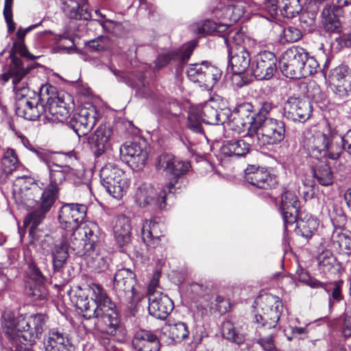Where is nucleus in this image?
<instances>
[{
  "label": "nucleus",
  "mask_w": 351,
  "mask_h": 351,
  "mask_svg": "<svg viewBox=\"0 0 351 351\" xmlns=\"http://www.w3.org/2000/svg\"><path fill=\"white\" fill-rule=\"evenodd\" d=\"M229 63L235 75L243 73L250 66V56L244 46H234L228 51Z\"/></svg>",
  "instance_id": "a878e982"
},
{
  "label": "nucleus",
  "mask_w": 351,
  "mask_h": 351,
  "mask_svg": "<svg viewBox=\"0 0 351 351\" xmlns=\"http://www.w3.org/2000/svg\"><path fill=\"white\" fill-rule=\"evenodd\" d=\"M250 144L245 140L232 139L223 142L220 148V153L224 157L240 158L245 156L250 152Z\"/></svg>",
  "instance_id": "cd10ccee"
},
{
  "label": "nucleus",
  "mask_w": 351,
  "mask_h": 351,
  "mask_svg": "<svg viewBox=\"0 0 351 351\" xmlns=\"http://www.w3.org/2000/svg\"><path fill=\"white\" fill-rule=\"evenodd\" d=\"M276 333V330L269 331V328L256 327L257 339L256 342L264 351H278L274 340Z\"/></svg>",
  "instance_id": "e433bc0d"
},
{
  "label": "nucleus",
  "mask_w": 351,
  "mask_h": 351,
  "mask_svg": "<svg viewBox=\"0 0 351 351\" xmlns=\"http://www.w3.org/2000/svg\"><path fill=\"white\" fill-rule=\"evenodd\" d=\"M314 176L322 185L327 186L332 183V173L329 165L325 162L320 163L314 169Z\"/></svg>",
  "instance_id": "a18cd8bd"
},
{
  "label": "nucleus",
  "mask_w": 351,
  "mask_h": 351,
  "mask_svg": "<svg viewBox=\"0 0 351 351\" xmlns=\"http://www.w3.org/2000/svg\"><path fill=\"white\" fill-rule=\"evenodd\" d=\"M110 42L108 38L99 36L95 39L91 40L87 43V48L91 52H99L107 50L110 48Z\"/></svg>",
  "instance_id": "3c124183"
},
{
  "label": "nucleus",
  "mask_w": 351,
  "mask_h": 351,
  "mask_svg": "<svg viewBox=\"0 0 351 351\" xmlns=\"http://www.w3.org/2000/svg\"><path fill=\"white\" fill-rule=\"evenodd\" d=\"M77 254L83 258L88 267L95 272H101L107 269L108 260L105 253L93 247L92 244L88 243L86 248L79 249Z\"/></svg>",
  "instance_id": "412c9836"
},
{
  "label": "nucleus",
  "mask_w": 351,
  "mask_h": 351,
  "mask_svg": "<svg viewBox=\"0 0 351 351\" xmlns=\"http://www.w3.org/2000/svg\"><path fill=\"white\" fill-rule=\"evenodd\" d=\"M243 35L238 31H230L228 32V36L225 39L228 47V51H232L234 46H243L241 42Z\"/></svg>",
  "instance_id": "052dcab7"
},
{
  "label": "nucleus",
  "mask_w": 351,
  "mask_h": 351,
  "mask_svg": "<svg viewBox=\"0 0 351 351\" xmlns=\"http://www.w3.org/2000/svg\"><path fill=\"white\" fill-rule=\"evenodd\" d=\"M338 74L341 76V85L344 90L348 93L351 92V71L346 66H339L337 69Z\"/></svg>",
  "instance_id": "bf43d9fd"
},
{
  "label": "nucleus",
  "mask_w": 351,
  "mask_h": 351,
  "mask_svg": "<svg viewBox=\"0 0 351 351\" xmlns=\"http://www.w3.org/2000/svg\"><path fill=\"white\" fill-rule=\"evenodd\" d=\"M165 334H168L170 339L175 342H180L189 336L187 326L184 322L169 324L163 328Z\"/></svg>",
  "instance_id": "ea45409f"
},
{
  "label": "nucleus",
  "mask_w": 351,
  "mask_h": 351,
  "mask_svg": "<svg viewBox=\"0 0 351 351\" xmlns=\"http://www.w3.org/2000/svg\"><path fill=\"white\" fill-rule=\"evenodd\" d=\"M312 111L311 104L306 99L291 97L284 104V116L293 121H306L310 118Z\"/></svg>",
  "instance_id": "2eb2a0df"
},
{
  "label": "nucleus",
  "mask_w": 351,
  "mask_h": 351,
  "mask_svg": "<svg viewBox=\"0 0 351 351\" xmlns=\"http://www.w3.org/2000/svg\"><path fill=\"white\" fill-rule=\"evenodd\" d=\"M304 57V49L302 48L291 47L287 49L279 61L282 74L291 79H300Z\"/></svg>",
  "instance_id": "f8f14e48"
},
{
  "label": "nucleus",
  "mask_w": 351,
  "mask_h": 351,
  "mask_svg": "<svg viewBox=\"0 0 351 351\" xmlns=\"http://www.w3.org/2000/svg\"><path fill=\"white\" fill-rule=\"evenodd\" d=\"M73 300L84 318L95 319L97 330L110 335H116L121 327L118 312L102 287L97 284L78 287Z\"/></svg>",
  "instance_id": "f257e3e1"
},
{
  "label": "nucleus",
  "mask_w": 351,
  "mask_h": 351,
  "mask_svg": "<svg viewBox=\"0 0 351 351\" xmlns=\"http://www.w3.org/2000/svg\"><path fill=\"white\" fill-rule=\"evenodd\" d=\"M12 3L13 0H5L3 15L9 33H12L15 30V23L12 19Z\"/></svg>",
  "instance_id": "4d7b16f0"
},
{
  "label": "nucleus",
  "mask_w": 351,
  "mask_h": 351,
  "mask_svg": "<svg viewBox=\"0 0 351 351\" xmlns=\"http://www.w3.org/2000/svg\"><path fill=\"white\" fill-rule=\"evenodd\" d=\"M45 112L41 113L50 122H64L70 114V108L60 96L48 97L47 106L43 104Z\"/></svg>",
  "instance_id": "a211bd4d"
},
{
  "label": "nucleus",
  "mask_w": 351,
  "mask_h": 351,
  "mask_svg": "<svg viewBox=\"0 0 351 351\" xmlns=\"http://www.w3.org/2000/svg\"><path fill=\"white\" fill-rule=\"evenodd\" d=\"M245 180L258 189H269L274 187L277 181L274 176L263 168L249 166L245 170Z\"/></svg>",
  "instance_id": "4be33fe9"
},
{
  "label": "nucleus",
  "mask_w": 351,
  "mask_h": 351,
  "mask_svg": "<svg viewBox=\"0 0 351 351\" xmlns=\"http://www.w3.org/2000/svg\"><path fill=\"white\" fill-rule=\"evenodd\" d=\"M112 135V128L104 124L99 125L95 132L88 137V142L95 156H100L109 147Z\"/></svg>",
  "instance_id": "5701e85b"
},
{
  "label": "nucleus",
  "mask_w": 351,
  "mask_h": 351,
  "mask_svg": "<svg viewBox=\"0 0 351 351\" xmlns=\"http://www.w3.org/2000/svg\"><path fill=\"white\" fill-rule=\"evenodd\" d=\"M13 48L16 52L19 53L23 57L32 60L35 58L34 56L28 51L26 46L25 45L24 40H15L13 45Z\"/></svg>",
  "instance_id": "69168bd1"
},
{
  "label": "nucleus",
  "mask_w": 351,
  "mask_h": 351,
  "mask_svg": "<svg viewBox=\"0 0 351 351\" xmlns=\"http://www.w3.org/2000/svg\"><path fill=\"white\" fill-rule=\"evenodd\" d=\"M36 204L34 210L28 214L23 221L25 227L29 226V233L32 237L35 230L44 219L45 214L53 204V199H39L36 201Z\"/></svg>",
  "instance_id": "393cba45"
},
{
  "label": "nucleus",
  "mask_w": 351,
  "mask_h": 351,
  "mask_svg": "<svg viewBox=\"0 0 351 351\" xmlns=\"http://www.w3.org/2000/svg\"><path fill=\"white\" fill-rule=\"evenodd\" d=\"M206 62V61H203L201 63L191 64L186 71L189 79L193 82L199 83V86L204 76V68H205Z\"/></svg>",
  "instance_id": "8fccbe9b"
},
{
  "label": "nucleus",
  "mask_w": 351,
  "mask_h": 351,
  "mask_svg": "<svg viewBox=\"0 0 351 351\" xmlns=\"http://www.w3.org/2000/svg\"><path fill=\"white\" fill-rule=\"evenodd\" d=\"M255 136L260 146L276 145L283 141L285 124L274 118H258Z\"/></svg>",
  "instance_id": "1a4fd4ad"
},
{
  "label": "nucleus",
  "mask_w": 351,
  "mask_h": 351,
  "mask_svg": "<svg viewBox=\"0 0 351 351\" xmlns=\"http://www.w3.org/2000/svg\"><path fill=\"white\" fill-rule=\"evenodd\" d=\"M351 0H337V4L326 5L322 10L323 24L328 32L339 31L341 19L346 10L343 7L348 6Z\"/></svg>",
  "instance_id": "dca6fc26"
},
{
  "label": "nucleus",
  "mask_w": 351,
  "mask_h": 351,
  "mask_svg": "<svg viewBox=\"0 0 351 351\" xmlns=\"http://www.w3.org/2000/svg\"><path fill=\"white\" fill-rule=\"evenodd\" d=\"M342 333L344 337H351V313L346 312L342 317Z\"/></svg>",
  "instance_id": "338daca9"
},
{
  "label": "nucleus",
  "mask_w": 351,
  "mask_h": 351,
  "mask_svg": "<svg viewBox=\"0 0 351 351\" xmlns=\"http://www.w3.org/2000/svg\"><path fill=\"white\" fill-rule=\"evenodd\" d=\"M172 169L170 175L178 178L186 174L190 170L191 164L187 160H180L175 158Z\"/></svg>",
  "instance_id": "5fc2aeb1"
},
{
  "label": "nucleus",
  "mask_w": 351,
  "mask_h": 351,
  "mask_svg": "<svg viewBox=\"0 0 351 351\" xmlns=\"http://www.w3.org/2000/svg\"><path fill=\"white\" fill-rule=\"evenodd\" d=\"M47 317L43 314L15 317L10 311L2 314L1 327L12 351H25L27 344L32 345L43 332Z\"/></svg>",
  "instance_id": "f03ea898"
},
{
  "label": "nucleus",
  "mask_w": 351,
  "mask_h": 351,
  "mask_svg": "<svg viewBox=\"0 0 351 351\" xmlns=\"http://www.w3.org/2000/svg\"><path fill=\"white\" fill-rule=\"evenodd\" d=\"M296 222L297 234L306 239L312 237L319 225V221L316 217L304 212L300 213Z\"/></svg>",
  "instance_id": "2f4dec72"
},
{
  "label": "nucleus",
  "mask_w": 351,
  "mask_h": 351,
  "mask_svg": "<svg viewBox=\"0 0 351 351\" xmlns=\"http://www.w3.org/2000/svg\"><path fill=\"white\" fill-rule=\"evenodd\" d=\"M182 192L181 185L178 180L174 182H169L162 189L158 197H167L169 196H176Z\"/></svg>",
  "instance_id": "6e6d98bb"
},
{
  "label": "nucleus",
  "mask_w": 351,
  "mask_h": 351,
  "mask_svg": "<svg viewBox=\"0 0 351 351\" xmlns=\"http://www.w3.org/2000/svg\"><path fill=\"white\" fill-rule=\"evenodd\" d=\"M101 183L112 197H122L129 186L123 169L114 163H108L100 170Z\"/></svg>",
  "instance_id": "0eeeda50"
},
{
  "label": "nucleus",
  "mask_w": 351,
  "mask_h": 351,
  "mask_svg": "<svg viewBox=\"0 0 351 351\" xmlns=\"http://www.w3.org/2000/svg\"><path fill=\"white\" fill-rule=\"evenodd\" d=\"M222 333L226 339L238 345L243 343L245 340V334L242 328L230 321L223 323Z\"/></svg>",
  "instance_id": "58836bf2"
},
{
  "label": "nucleus",
  "mask_w": 351,
  "mask_h": 351,
  "mask_svg": "<svg viewBox=\"0 0 351 351\" xmlns=\"http://www.w3.org/2000/svg\"><path fill=\"white\" fill-rule=\"evenodd\" d=\"M45 345L46 351H71V347L68 337L56 330L49 332Z\"/></svg>",
  "instance_id": "72a5a7b5"
},
{
  "label": "nucleus",
  "mask_w": 351,
  "mask_h": 351,
  "mask_svg": "<svg viewBox=\"0 0 351 351\" xmlns=\"http://www.w3.org/2000/svg\"><path fill=\"white\" fill-rule=\"evenodd\" d=\"M254 106L250 103L239 104L235 110L230 114L228 126L230 130L240 134L247 131V135L254 137L257 132L258 119L255 118Z\"/></svg>",
  "instance_id": "6e6552de"
},
{
  "label": "nucleus",
  "mask_w": 351,
  "mask_h": 351,
  "mask_svg": "<svg viewBox=\"0 0 351 351\" xmlns=\"http://www.w3.org/2000/svg\"><path fill=\"white\" fill-rule=\"evenodd\" d=\"M195 47V43L191 42L180 49L159 55L155 62L156 67L160 69L165 66L171 60H179L182 64H184L191 57Z\"/></svg>",
  "instance_id": "bb28decb"
},
{
  "label": "nucleus",
  "mask_w": 351,
  "mask_h": 351,
  "mask_svg": "<svg viewBox=\"0 0 351 351\" xmlns=\"http://www.w3.org/2000/svg\"><path fill=\"white\" fill-rule=\"evenodd\" d=\"M38 158L45 163L49 170V182L45 187L41 197H56L60 195L62 189V183L66 180V176L72 169L68 165H62L58 162L63 158L72 159L71 153L56 154L49 153L45 150H35Z\"/></svg>",
  "instance_id": "20e7f679"
},
{
  "label": "nucleus",
  "mask_w": 351,
  "mask_h": 351,
  "mask_svg": "<svg viewBox=\"0 0 351 351\" xmlns=\"http://www.w3.org/2000/svg\"><path fill=\"white\" fill-rule=\"evenodd\" d=\"M331 239L337 243L340 247H347L350 243V237L347 233L343 232L340 228H335L331 235Z\"/></svg>",
  "instance_id": "864d4df0"
},
{
  "label": "nucleus",
  "mask_w": 351,
  "mask_h": 351,
  "mask_svg": "<svg viewBox=\"0 0 351 351\" xmlns=\"http://www.w3.org/2000/svg\"><path fill=\"white\" fill-rule=\"evenodd\" d=\"M255 5L262 7L271 16H276L278 14L280 8L278 0H252Z\"/></svg>",
  "instance_id": "603ef678"
},
{
  "label": "nucleus",
  "mask_w": 351,
  "mask_h": 351,
  "mask_svg": "<svg viewBox=\"0 0 351 351\" xmlns=\"http://www.w3.org/2000/svg\"><path fill=\"white\" fill-rule=\"evenodd\" d=\"M279 10L284 17L291 19L302 10L299 0H282Z\"/></svg>",
  "instance_id": "37998d69"
},
{
  "label": "nucleus",
  "mask_w": 351,
  "mask_h": 351,
  "mask_svg": "<svg viewBox=\"0 0 351 351\" xmlns=\"http://www.w3.org/2000/svg\"><path fill=\"white\" fill-rule=\"evenodd\" d=\"M121 159L134 170H141L148 157V147L145 141L128 142L119 148Z\"/></svg>",
  "instance_id": "9b49d317"
},
{
  "label": "nucleus",
  "mask_w": 351,
  "mask_h": 351,
  "mask_svg": "<svg viewBox=\"0 0 351 351\" xmlns=\"http://www.w3.org/2000/svg\"><path fill=\"white\" fill-rule=\"evenodd\" d=\"M14 197H28L34 195V191H37V185L29 177L19 178L13 186Z\"/></svg>",
  "instance_id": "c9c22d12"
},
{
  "label": "nucleus",
  "mask_w": 351,
  "mask_h": 351,
  "mask_svg": "<svg viewBox=\"0 0 351 351\" xmlns=\"http://www.w3.org/2000/svg\"><path fill=\"white\" fill-rule=\"evenodd\" d=\"M277 58L272 52L263 51L257 54L251 65L252 75L258 80H269L277 69Z\"/></svg>",
  "instance_id": "4468645a"
},
{
  "label": "nucleus",
  "mask_w": 351,
  "mask_h": 351,
  "mask_svg": "<svg viewBox=\"0 0 351 351\" xmlns=\"http://www.w3.org/2000/svg\"><path fill=\"white\" fill-rule=\"evenodd\" d=\"M53 266L55 271H60L66 264L69 257L68 243L62 240L54 245L52 252Z\"/></svg>",
  "instance_id": "4c0bfd02"
},
{
  "label": "nucleus",
  "mask_w": 351,
  "mask_h": 351,
  "mask_svg": "<svg viewBox=\"0 0 351 351\" xmlns=\"http://www.w3.org/2000/svg\"><path fill=\"white\" fill-rule=\"evenodd\" d=\"M87 207L82 204H66L61 207L59 221L61 227L73 230L80 226L86 215Z\"/></svg>",
  "instance_id": "ddd939ff"
},
{
  "label": "nucleus",
  "mask_w": 351,
  "mask_h": 351,
  "mask_svg": "<svg viewBox=\"0 0 351 351\" xmlns=\"http://www.w3.org/2000/svg\"><path fill=\"white\" fill-rule=\"evenodd\" d=\"M149 313L158 319H165L173 309V301L162 292H154L148 297Z\"/></svg>",
  "instance_id": "aec40b11"
},
{
  "label": "nucleus",
  "mask_w": 351,
  "mask_h": 351,
  "mask_svg": "<svg viewBox=\"0 0 351 351\" xmlns=\"http://www.w3.org/2000/svg\"><path fill=\"white\" fill-rule=\"evenodd\" d=\"M135 274L130 269L121 268L114 276L113 287L119 296L134 300Z\"/></svg>",
  "instance_id": "6ab92c4d"
},
{
  "label": "nucleus",
  "mask_w": 351,
  "mask_h": 351,
  "mask_svg": "<svg viewBox=\"0 0 351 351\" xmlns=\"http://www.w3.org/2000/svg\"><path fill=\"white\" fill-rule=\"evenodd\" d=\"M282 36L287 43H295L301 38L302 33L298 28L289 26L284 29Z\"/></svg>",
  "instance_id": "680f3d73"
},
{
  "label": "nucleus",
  "mask_w": 351,
  "mask_h": 351,
  "mask_svg": "<svg viewBox=\"0 0 351 351\" xmlns=\"http://www.w3.org/2000/svg\"><path fill=\"white\" fill-rule=\"evenodd\" d=\"M300 207L301 202L298 199H280V210L286 229L289 225L295 223L299 217Z\"/></svg>",
  "instance_id": "7c9ffc66"
},
{
  "label": "nucleus",
  "mask_w": 351,
  "mask_h": 351,
  "mask_svg": "<svg viewBox=\"0 0 351 351\" xmlns=\"http://www.w3.org/2000/svg\"><path fill=\"white\" fill-rule=\"evenodd\" d=\"M303 143L304 148L317 158H327L335 160L341 154L340 145L334 143L331 136L315 128L304 132Z\"/></svg>",
  "instance_id": "39448f33"
},
{
  "label": "nucleus",
  "mask_w": 351,
  "mask_h": 351,
  "mask_svg": "<svg viewBox=\"0 0 351 351\" xmlns=\"http://www.w3.org/2000/svg\"><path fill=\"white\" fill-rule=\"evenodd\" d=\"M63 12L66 16L75 19L88 20L89 15L80 13V4L75 0H66L63 3Z\"/></svg>",
  "instance_id": "49530a36"
},
{
  "label": "nucleus",
  "mask_w": 351,
  "mask_h": 351,
  "mask_svg": "<svg viewBox=\"0 0 351 351\" xmlns=\"http://www.w3.org/2000/svg\"><path fill=\"white\" fill-rule=\"evenodd\" d=\"M197 109L202 117V121L210 125L223 124L228 121L230 114L226 101L219 96L212 97Z\"/></svg>",
  "instance_id": "9d476101"
},
{
  "label": "nucleus",
  "mask_w": 351,
  "mask_h": 351,
  "mask_svg": "<svg viewBox=\"0 0 351 351\" xmlns=\"http://www.w3.org/2000/svg\"><path fill=\"white\" fill-rule=\"evenodd\" d=\"M31 69L29 66L25 68L20 58L12 56L8 75L12 79L16 100V114L27 120H36L45 112V109L43 101H37L32 97L35 93L30 90L25 83V75Z\"/></svg>",
  "instance_id": "7ed1b4c3"
},
{
  "label": "nucleus",
  "mask_w": 351,
  "mask_h": 351,
  "mask_svg": "<svg viewBox=\"0 0 351 351\" xmlns=\"http://www.w3.org/2000/svg\"><path fill=\"white\" fill-rule=\"evenodd\" d=\"M114 238L119 246L128 245L131 241L130 220L125 216L117 217L112 226Z\"/></svg>",
  "instance_id": "c85d7f7f"
},
{
  "label": "nucleus",
  "mask_w": 351,
  "mask_h": 351,
  "mask_svg": "<svg viewBox=\"0 0 351 351\" xmlns=\"http://www.w3.org/2000/svg\"><path fill=\"white\" fill-rule=\"evenodd\" d=\"M201 121H202V117L197 109L191 108L186 123L187 128L192 132L205 136Z\"/></svg>",
  "instance_id": "c03bdc74"
},
{
  "label": "nucleus",
  "mask_w": 351,
  "mask_h": 351,
  "mask_svg": "<svg viewBox=\"0 0 351 351\" xmlns=\"http://www.w3.org/2000/svg\"><path fill=\"white\" fill-rule=\"evenodd\" d=\"M19 165V161L15 150L11 148L4 150L0 169V182H6Z\"/></svg>",
  "instance_id": "473e14b6"
},
{
  "label": "nucleus",
  "mask_w": 351,
  "mask_h": 351,
  "mask_svg": "<svg viewBox=\"0 0 351 351\" xmlns=\"http://www.w3.org/2000/svg\"><path fill=\"white\" fill-rule=\"evenodd\" d=\"M261 312L255 315L254 322L258 328L276 330L283 305L280 299L274 295L267 294L261 298Z\"/></svg>",
  "instance_id": "423d86ee"
},
{
  "label": "nucleus",
  "mask_w": 351,
  "mask_h": 351,
  "mask_svg": "<svg viewBox=\"0 0 351 351\" xmlns=\"http://www.w3.org/2000/svg\"><path fill=\"white\" fill-rule=\"evenodd\" d=\"M26 294L33 300H43L46 295L43 285L38 283L26 288Z\"/></svg>",
  "instance_id": "13d9d810"
},
{
  "label": "nucleus",
  "mask_w": 351,
  "mask_h": 351,
  "mask_svg": "<svg viewBox=\"0 0 351 351\" xmlns=\"http://www.w3.org/2000/svg\"><path fill=\"white\" fill-rule=\"evenodd\" d=\"M136 351H159L160 343L157 337L147 330L136 332L132 341Z\"/></svg>",
  "instance_id": "c756f323"
},
{
  "label": "nucleus",
  "mask_w": 351,
  "mask_h": 351,
  "mask_svg": "<svg viewBox=\"0 0 351 351\" xmlns=\"http://www.w3.org/2000/svg\"><path fill=\"white\" fill-rule=\"evenodd\" d=\"M304 58L301 69V78L306 77L308 75L316 73L319 69V64L317 61L313 58L308 55V53L304 50Z\"/></svg>",
  "instance_id": "09e8293b"
},
{
  "label": "nucleus",
  "mask_w": 351,
  "mask_h": 351,
  "mask_svg": "<svg viewBox=\"0 0 351 351\" xmlns=\"http://www.w3.org/2000/svg\"><path fill=\"white\" fill-rule=\"evenodd\" d=\"M175 156L170 153H162L156 160V169L157 171L170 174L172 171Z\"/></svg>",
  "instance_id": "de8ad7c7"
},
{
  "label": "nucleus",
  "mask_w": 351,
  "mask_h": 351,
  "mask_svg": "<svg viewBox=\"0 0 351 351\" xmlns=\"http://www.w3.org/2000/svg\"><path fill=\"white\" fill-rule=\"evenodd\" d=\"M228 27H229L226 24L217 23L209 20L205 21L203 25L204 30L210 32H217L223 33L225 32L228 29Z\"/></svg>",
  "instance_id": "e2e57ef3"
},
{
  "label": "nucleus",
  "mask_w": 351,
  "mask_h": 351,
  "mask_svg": "<svg viewBox=\"0 0 351 351\" xmlns=\"http://www.w3.org/2000/svg\"><path fill=\"white\" fill-rule=\"evenodd\" d=\"M315 17L313 14H311L310 16L308 13L302 12L300 16V23L303 27H308L309 29L315 27Z\"/></svg>",
  "instance_id": "774afa93"
},
{
  "label": "nucleus",
  "mask_w": 351,
  "mask_h": 351,
  "mask_svg": "<svg viewBox=\"0 0 351 351\" xmlns=\"http://www.w3.org/2000/svg\"><path fill=\"white\" fill-rule=\"evenodd\" d=\"M97 113L94 107L82 108L69 121L70 127L78 136L86 135L97 122Z\"/></svg>",
  "instance_id": "f3484780"
},
{
  "label": "nucleus",
  "mask_w": 351,
  "mask_h": 351,
  "mask_svg": "<svg viewBox=\"0 0 351 351\" xmlns=\"http://www.w3.org/2000/svg\"><path fill=\"white\" fill-rule=\"evenodd\" d=\"M121 77L123 82L136 89V94L138 97H146L149 95V88L146 86L144 78L142 76L138 79H134L132 75H121Z\"/></svg>",
  "instance_id": "79ce46f5"
},
{
  "label": "nucleus",
  "mask_w": 351,
  "mask_h": 351,
  "mask_svg": "<svg viewBox=\"0 0 351 351\" xmlns=\"http://www.w3.org/2000/svg\"><path fill=\"white\" fill-rule=\"evenodd\" d=\"M27 273L29 278L34 281H35L36 283H43L45 277L40 271V269L38 268V267L34 263H31L29 265Z\"/></svg>",
  "instance_id": "0e129e2a"
},
{
  "label": "nucleus",
  "mask_w": 351,
  "mask_h": 351,
  "mask_svg": "<svg viewBox=\"0 0 351 351\" xmlns=\"http://www.w3.org/2000/svg\"><path fill=\"white\" fill-rule=\"evenodd\" d=\"M95 223L86 224L83 227H80L73 231L71 237L72 248L76 252L79 249L86 248L88 243L92 244L93 247H95V242L97 236L95 234Z\"/></svg>",
  "instance_id": "b1692460"
},
{
  "label": "nucleus",
  "mask_w": 351,
  "mask_h": 351,
  "mask_svg": "<svg viewBox=\"0 0 351 351\" xmlns=\"http://www.w3.org/2000/svg\"><path fill=\"white\" fill-rule=\"evenodd\" d=\"M200 86H204L207 89L212 88L221 77V71L215 66L206 62Z\"/></svg>",
  "instance_id": "a19ab883"
},
{
  "label": "nucleus",
  "mask_w": 351,
  "mask_h": 351,
  "mask_svg": "<svg viewBox=\"0 0 351 351\" xmlns=\"http://www.w3.org/2000/svg\"><path fill=\"white\" fill-rule=\"evenodd\" d=\"M142 239L147 245L156 246L160 242V238L162 236L160 225L155 221H145L143 224Z\"/></svg>",
  "instance_id": "f704fd0d"
}]
</instances>
